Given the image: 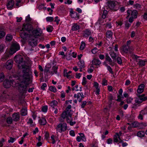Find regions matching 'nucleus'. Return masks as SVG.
I'll return each instance as SVG.
<instances>
[{"instance_id": "39", "label": "nucleus", "mask_w": 147, "mask_h": 147, "mask_svg": "<svg viewBox=\"0 0 147 147\" xmlns=\"http://www.w3.org/2000/svg\"><path fill=\"white\" fill-rule=\"evenodd\" d=\"M49 90L54 92H56V88L54 87H53L52 86H51L49 87Z\"/></svg>"}, {"instance_id": "35", "label": "nucleus", "mask_w": 147, "mask_h": 147, "mask_svg": "<svg viewBox=\"0 0 147 147\" xmlns=\"http://www.w3.org/2000/svg\"><path fill=\"white\" fill-rule=\"evenodd\" d=\"M13 119L11 117H8L6 119V122L8 124H11L12 123L13 121Z\"/></svg>"}, {"instance_id": "49", "label": "nucleus", "mask_w": 147, "mask_h": 147, "mask_svg": "<svg viewBox=\"0 0 147 147\" xmlns=\"http://www.w3.org/2000/svg\"><path fill=\"white\" fill-rule=\"evenodd\" d=\"M53 17H49L46 18L47 21L48 22H52L53 20Z\"/></svg>"}, {"instance_id": "9", "label": "nucleus", "mask_w": 147, "mask_h": 147, "mask_svg": "<svg viewBox=\"0 0 147 147\" xmlns=\"http://www.w3.org/2000/svg\"><path fill=\"white\" fill-rule=\"evenodd\" d=\"M33 29L32 26L30 24H28L25 25H23L22 28V30L24 31L25 30L30 31Z\"/></svg>"}, {"instance_id": "62", "label": "nucleus", "mask_w": 147, "mask_h": 147, "mask_svg": "<svg viewBox=\"0 0 147 147\" xmlns=\"http://www.w3.org/2000/svg\"><path fill=\"white\" fill-rule=\"evenodd\" d=\"M26 20L27 22H29L31 21V19L29 15H28L26 17Z\"/></svg>"}, {"instance_id": "23", "label": "nucleus", "mask_w": 147, "mask_h": 147, "mask_svg": "<svg viewBox=\"0 0 147 147\" xmlns=\"http://www.w3.org/2000/svg\"><path fill=\"white\" fill-rule=\"evenodd\" d=\"M110 55L111 58L114 61L116 57H117V54L114 52L113 51H111L110 53Z\"/></svg>"}, {"instance_id": "4", "label": "nucleus", "mask_w": 147, "mask_h": 147, "mask_svg": "<svg viewBox=\"0 0 147 147\" xmlns=\"http://www.w3.org/2000/svg\"><path fill=\"white\" fill-rule=\"evenodd\" d=\"M16 82L13 80H5L3 82V85L5 88H8L12 86L13 87L15 86Z\"/></svg>"}, {"instance_id": "43", "label": "nucleus", "mask_w": 147, "mask_h": 147, "mask_svg": "<svg viewBox=\"0 0 147 147\" xmlns=\"http://www.w3.org/2000/svg\"><path fill=\"white\" fill-rule=\"evenodd\" d=\"M66 115V116H65V118H63V117H62V118H63V119H65V118H66V121H67V123H69L70 121V120H71L70 118H71V117H70L69 116L67 117V116H68V115Z\"/></svg>"}, {"instance_id": "8", "label": "nucleus", "mask_w": 147, "mask_h": 147, "mask_svg": "<svg viewBox=\"0 0 147 147\" xmlns=\"http://www.w3.org/2000/svg\"><path fill=\"white\" fill-rule=\"evenodd\" d=\"M127 18L129 16L130 13H131V17H134L135 18H137L138 12L136 10H134L132 11L130 10H128L127 11Z\"/></svg>"}, {"instance_id": "42", "label": "nucleus", "mask_w": 147, "mask_h": 147, "mask_svg": "<svg viewBox=\"0 0 147 147\" xmlns=\"http://www.w3.org/2000/svg\"><path fill=\"white\" fill-rule=\"evenodd\" d=\"M63 75L64 76H66L67 78L70 76V75H69L68 73H67V70L66 69L64 70Z\"/></svg>"}, {"instance_id": "18", "label": "nucleus", "mask_w": 147, "mask_h": 147, "mask_svg": "<svg viewBox=\"0 0 147 147\" xmlns=\"http://www.w3.org/2000/svg\"><path fill=\"white\" fill-rule=\"evenodd\" d=\"M92 64L96 66L99 65L101 63L100 60L97 59H94L92 61Z\"/></svg>"}, {"instance_id": "58", "label": "nucleus", "mask_w": 147, "mask_h": 147, "mask_svg": "<svg viewBox=\"0 0 147 147\" xmlns=\"http://www.w3.org/2000/svg\"><path fill=\"white\" fill-rule=\"evenodd\" d=\"M113 141L114 142H117L118 141V140L116 135L114 136Z\"/></svg>"}, {"instance_id": "13", "label": "nucleus", "mask_w": 147, "mask_h": 147, "mask_svg": "<svg viewBox=\"0 0 147 147\" xmlns=\"http://www.w3.org/2000/svg\"><path fill=\"white\" fill-rule=\"evenodd\" d=\"M13 61L11 60H8L6 63L5 67L6 68L9 70L11 69L12 67Z\"/></svg>"}, {"instance_id": "57", "label": "nucleus", "mask_w": 147, "mask_h": 147, "mask_svg": "<svg viewBox=\"0 0 147 147\" xmlns=\"http://www.w3.org/2000/svg\"><path fill=\"white\" fill-rule=\"evenodd\" d=\"M133 99L132 98H127V102L128 103H129L131 102Z\"/></svg>"}, {"instance_id": "6", "label": "nucleus", "mask_w": 147, "mask_h": 147, "mask_svg": "<svg viewBox=\"0 0 147 147\" xmlns=\"http://www.w3.org/2000/svg\"><path fill=\"white\" fill-rule=\"evenodd\" d=\"M67 128V124L66 123H61L58 125L57 127V130L60 132L65 131Z\"/></svg>"}, {"instance_id": "3", "label": "nucleus", "mask_w": 147, "mask_h": 147, "mask_svg": "<svg viewBox=\"0 0 147 147\" xmlns=\"http://www.w3.org/2000/svg\"><path fill=\"white\" fill-rule=\"evenodd\" d=\"M107 5L111 10L114 11H117L119 8L118 2L114 0L108 1L107 3Z\"/></svg>"}, {"instance_id": "56", "label": "nucleus", "mask_w": 147, "mask_h": 147, "mask_svg": "<svg viewBox=\"0 0 147 147\" xmlns=\"http://www.w3.org/2000/svg\"><path fill=\"white\" fill-rule=\"evenodd\" d=\"M45 5V4L43 3V4H42L38 6V8L39 9H44V6Z\"/></svg>"}, {"instance_id": "52", "label": "nucleus", "mask_w": 147, "mask_h": 147, "mask_svg": "<svg viewBox=\"0 0 147 147\" xmlns=\"http://www.w3.org/2000/svg\"><path fill=\"white\" fill-rule=\"evenodd\" d=\"M117 63L119 64H121L122 63V60L120 57H118L117 58Z\"/></svg>"}, {"instance_id": "29", "label": "nucleus", "mask_w": 147, "mask_h": 147, "mask_svg": "<svg viewBox=\"0 0 147 147\" xmlns=\"http://www.w3.org/2000/svg\"><path fill=\"white\" fill-rule=\"evenodd\" d=\"M21 115L22 116H25L27 113V110L26 108L22 109L21 111Z\"/></svg>"}, {"instance_id": "36", "label": "nucleus", "mask_w": 147, "mask_h": 147, "mask_svg": "<svg viewBox=\"0 0 147 147\" xmlns=\"http://www.w3.org/2000/svg\"><path fill=\"white\" fill-rule=\"evenodd\" d=\"M12 38V36L10 35V34H8L7 35L6 37V40L7 41H11Z\"/></svg>"}, {"instance_id": "45", "label": "nucleus", "mask_w": 147, "mask_h": 147, "mask_svg": "<svg viewBox=\"0 0 147 147\" xmlns=\"http://www.w3.org/2000/svg\"><path fill=\"white\" fill-rule=\"evenodd\" d=\"M107 81L105 79H103L102 81V84L103 85L106 86L107 84Z\"/></svg>"}, {"instance_id": "44", "label": "nucleus", "mask_w": 147, "mask_h": 147, "mask_svg": "<svg viewBox=\"0 0 147 147\" xmlns=\"http://www.w3.org/2000/svg\"><path fill=\"white\" fill-rule=\"evenodd\" d=\"M17 3L16 4V5L18 7H19L22 5H21V0H19L16 1Z\"/></svg>"}, {"instance_id": "38", "label": "nucleus", "mask_w": 147, "mask_h": 147, "mask_svg": "<svg viewBox=\"0 0 147 147\" xmlns=\"http://www.w3.org/2000/svg\"><path fill=\"white\" fill-rule=\"evenodd\" d=\"M85 46V43L84 42L82 41L81 42V44L80 47V49L81 50H83L84 49Z\"/></svg>"}, {"instance_id": "53", "label": "nucleus", "mask_w": 147, "mask_h": 147, "mask_svg": "<svg viewBox=\"0 0 147 147\" xmlns=\"http://www.w3.org/2000/svg\"><path fill=\"white\" fill-rule=\"evenodd\" d=\"M94 86L95 87L96 89L99 88H98L99 84L98 83L96 82H95L94 83Z\"/></svg>"}, {"instance_id": "15", "label": "nucleus", "mask_w": 147, "mask_h": 147, "mask_svg": "<svg viewBox=\"0 0 147 147\" xmlns=\"http://www.w3.org/2000/svg\"><path fill=\"white\" fill-rule=\"evenodd\" d=\"M144 84H142L140 85L137 90V92L138 94L142 93L144 90Z\"/></svg>"}, {"instance_id": "2", "label": "nucleus", "mask_w": 147, "mask_h": 147, "mask_svg": "<svg viewBox=\"0 0 147 147\" xmlns=\"http://www.w3.org/2000/svg\"><path fill=\"white\" fill-rule=\"evenodd\" d=\"M14 60L17 63L19 68L22 67L24 74L26 73H30L29 65L26 62L24 61L23 56L21 55H16L14 57Z\"/></svg>"}, {"instance_id": "51", "label": "nucleus", "mask_w": 147, "mask_h": 147, "mask_svg": "<svg viewBox=\"0 0 147 147\" xmlns=\"http://www.w3.org/2000/svg\"><path fill=\"white\" fill-rule=\"evenodd\" d=\"M93 71V67L92 65H91L90 66V68L88 69V72L89 73H92Z\"/></svg>"}, {"instance_id": "64", "label": "nucleus", "mask_w": 147, "mask_h": 147, "mask_svg": "<svg viewBox=\"0 0 147 147\" xmlns=\"http://www.w3.org/2000/svg\"><path fill=\"white\" fill-rule=\"evenodd\" d=\"M87 103V102L86 101H83L82 102V104L81 105V107L82 108H84L85 106L86 105Z\"/></svg>"}, {"instance_id": "26", "label": "nucleus", "mask_w": 147, "mask_h": 147, "mask_svg": "<svg viewBox=\"0 0 147 147\" xmlns=\"http://www.w3.org/2000/svg\"><path fill=\"white\" fill-rule=\"evenodd\" d=\"M57 102L55 100H53L50 104V105L53 108H54V107L57 105Z\"/></svg>"}, {"instance_id": "12", "label": "nucleus", "mask_w": 147, "mask_h": 147, "mask_svg": "<svg viewBox=\"0 0 147 147\" xmlns=\"http://www.w3.org/2000/svg\"><path fill=\"white\" fill-rule=\"evenodd\" d=\"M41 35V32L40 30L38 29L34 30L32 32L31 36L34 37L36 38L37 37L40 36Z\"/></svg>"}, {"instance_id": "30", "label": "nucleus", "mask_w": 147, "mask_h": 147, "mask_svg": "<svg viewBox=\"0 0 147 147\" xmlns=\"http://www.w3.org/2000/svg\"><path fill=\"white\" fill-rule=\"evenodd\" d=\"M79 29V26L76 24H74L72 28L73 30H76Z\"/></svg>"}, {"instance_id": "54", "label": "nucleus", "mask_w": 147, "mask_h": 147, "mask_svg": "<svg viewBox=\"0 0 147 147\" xmlns=\"http://www.w3.org/2000/svg\"><path fill=\"white\" fill-rule=\"evenodd\" d=\"M15 139V138L11 137H10V139L8 140V142L9 143H13L14 142Z\"/></svg>"}, {"instance_id": "17", "label": "nucleus", "mask_w": 147, "mask_h": 147, "mask_svg": "<svg viewBox=\"0 0 147 147\" xmlns=\"http://www.w3.org/2000/svg\"><path fill=\"white\" fill-rule=\"evenodd\" d=\"M14 2L13 0H11L9 1L7 5V6L8 8L11 9L13 6Z\"/></svg>"}, {"instance_id": "7", "label": "nucleus", "mask_w": 147, "mask_h": 147, "mask_svg": "<svg viewBox=\"0 0 147 147\" xmlns=\"http://www.w3.org/2000/svg\"><path fill=\"white\" fill-rule=\"evenodd\" d=\"M19 49V45L17 43H13L11 47V51L12 52V54L15 53Z\"/></svg>"}, {"instance_id": "34", "label": "nucleus", "mask_w": 147, "mask_h": 147, "mask_svg": "<svg viewBox=\"0 0 147 147\" xmlns=\"http://www.w3.org/2000/svg\"><path fill=\"white\" fill-rule=\"evenodd\" d=\"M146 61L140 60L138 63V65L141 66H144L145 65Z\"/></svg>"}, {"instance_id": "24", "label": "nucleus", "mask_w": 147, "mask_h": 147, "mask_svg": "<svg viewBox=\"0 0 147 147\" xmlns=\"http://www.w3.org/2000/svg\"><path fill=\"white\" fill-rule=\"evenodd\" d=\"M106 36L108 38H112L113 33L111 31H108L106 32Z\"/></svg>"}, {"instance_id": "41", "label": "nucleus", "mask_w": 147, "mask_h": 147, "mask_svg": "<svg viewBox=\"0 0 147 147\" xmlns=\"http://www.w3.org/2000/svg\"><path fill=\"white\" fill-rule=\"evenodd\" d=\"M5 76L4 74L2 73L0 74V82L3 81L4 79Z\"/></svg>"}, {"instance_id": "25", "label": "nucleus", "mask_w": 147, "mask_h": 147, "mask_svg": "<svg viewBox=\"0 0 147 147\" xmlns=\"http://www.w3.org/2000/svg\"><path fill=\"white\" fill-rule=\"evenodd\" d=\"M80 68H84V63L83 61L80 60L78 64Z\"/></svg>"}, {"instance_id": "63", "label": "nucleus", "mask_w": 147, "mask_h": 147, "mask_svg": "<svg viewBox=\"0 0 147 147\" xmlns=\"http://www.w3.org/2000/svg\"><path fill=\"white\" fill-rule=\"evenodd\" d=\"M47 86V85L45 83H44L41 87L42 89L44 90L45 89V88Z\"/></svg>"}, {"instance_id": "60", "label": "nucleus", "mask_w": 147, "mask_h": 147, "mask_svg": "<svg viewBox=\"0 0 147 147\" xmlns=\"http://www.w3.org/2000/svg\"><path fill=\"white\" fill-rule=\"evenodd\" d=\"M97 52V49L96 48H94L92 50V53L95 54Z\"/></svg>"}, {"instance_id": "33", "label": "nucleus", "mask_w": 147, "mask_h": 147, "mask_svg": "<svg viewBox=\"0 0 147 147\" xmlns=\"http://www.w3.org/2000/svg\"><path fill=\"white\" fill-rule=\"evenodd\" d=\"M105 59L106 60L108 61L110 64H111L112 63V61L109 56L107 54L105 56Z\"/></svg>"}, {"instance_id": "20", "label": "nucleus", "mask_w": 147, "mask_h": 147, "mask_svg": "<svg viewBox=\"0 0 147 147\" xmlns=\"http://www.w3.org/2000/svg\"><path fill=\"white\" fill-rule=\"evenodd\" d=\"M139 96L142 102L147 100V96H145L144 94H142L141 95H140L139 94Z\"/></svg>"}, {"instance_id": "19", "label": "nucleus", "mask_w": 147, "mask_h": 147, "mask_svg": "<svg viewBox=\"0 0 147 147\" xmlns=\"http://www.w3.org/2000/svg\"><path fill=\"white\" fill-rule=\"evenodd\" d=\"M129 46L123 45L122 48L123 51L125 53H127L129 51Z\"/></svg>"}, {"instance_id": "21", "label": "nucleus", "mask_w": 147, "mask_h": 147, "mask_svg": "<svg viewBox=\"0 0 147 147\" xmlns=\"http://www.w3.org/2000/svg\"><path fill=\"white\" fill-rule=\"evenodd\" d=\"M28 34L26 33L23 32L20 33V36L24 39H26L28 36Z\"/></svg>"}, {"instance_id": "31", "label": "nucleus", "mask_w": 147, "mask_h": 147, "mask_svg": "<svg viewBox=\"0 0 147 147\" xmlns=\"http://www.w3.org/2000/svg\"><path fill=\"white\" fill-rule=\"evenodd\" d=\"M102 10L103 11V12L102 16V18L103 19H105L106 18V16L107 14V10H105L104 8L103 9H102Z\"/></svg>"}, {"instance_id": "61", "label": "nucleus", "mask_w": 147, "mask_h": 147, "mask_svg": "<svg viewBox=\"0 0 147 147\" xmlns=\"http://www.w3.org/2000/svg\"><path fill=\"white\" fill-rule=\"evenodd\" d=\"M5 45H0V51H2L5 47Z\"/></svg>"}, {"instance_id": "27", "label": "nucleus", "mask_w": 147, "mask_h": 147, "mask_svg": "<svg viewBox=\"0 0 147 147\" xmlns=\"http://www.w3.org/2000/svg\"><path fill=\"white\" fill-rule=\"evenodd\" d=\"M137 96H138L135 98V102L138 104H140L142 103V102L139 96V94H136Z\"/></svg>"}, {"instance_id": "48", "label": "nucleus", "mask_w": 147, "mask_h": 147, "mask_svg": "<svg viewBox=\"0 0 147 147\" xmlns=\"http://www.w3.org/2000/svg\"><path fill=\"white\" fill-rule=\"evenodd\" d=\"M86 80V79L85 77H83V81L82 83V85L85 86L86 84L87 83V81Z\"/></svg>"}, {"instance_id": "40", "label": "nucleus", "mask_w": 147, "mask_h": 147, "mask_svg": "<svg viewBox=\"0 0 147 147\" xmlns=\"http://www.w3.org/2000/svg\"><path fill=\"white\" fill-rule=\"evenodd\" d=\"M58 67L57 66H53L52 68V70L53 71V72L55 73V74H56L57 73V70L58 69Z\"/></svg>"}, {"instance_id": "55", "label": "nucleus", "mask_w": 147, "mask_h": 147, "mask_svg": "<svg viewBox=\"0 0 147 147\" xmlns=\"http://www.w3.org/2000/svg\"><path fill=\"white\" fill-rule=\"evenodd\" d=\"M47 106H44L42 108V111L45 112L47 111Z\"/></svg>"}, {"instance_id": "1", "label": "nucleus", "mask_w": 147, "mask_h": 147, "mask_svg": "<svg viewBox=\"0 0 147 147\" xmlns=\"http://www.w3.org/2000/svg\"><path fill=\"white\" fill-rule=\"evenodd\" d=\"M18 80L20 83L18 87L19 92L22 94L26 93L27 91V86L30 83V73H26L23 76H20Z\"/></svg>"}, {"instance_id": "22", "label": "nucleus", "mask_w": 147, "mask_h": 147, "mask_svg": "<svg viewBox=\"0 0 147 147\" xmlns=\"http://www.w3.org/2000/svg\"><path fill=\"white\" fill-rule=\"evenodd\" d=\"M40 124L42 125H45L47 123L46 119L44 118H42L39 121Z\"/></svg>"}, {"instance_id": "14", "label": "nucleus", "mask_w": 147, "mask_h": 147, "mask_svg": "<svg viewBox=\"0 0 147 147\" xmlns=\"http://www.w3.org/2000/svg\"><path fill=\"white\" fill-rule=\"evenodd\" d=\"M12 117L13 121H17L20 119V115L18 113H15L12 114Z\"/></svg>"}, {"instance_id": "28", "label": "nucleus", "mask_w": 147, "mask_h": 147, "mask_svg": "<svg viewBox=\"0 0 147 147\" xmlns=\"http://www.w3.org/2000/svg\"><path fill=\"white\" fill-rule=\"evenodd\" d=\"M145 134L144 131H140L137 133V136L139 137H142L144 136Z\"/></svg>"}, {"instance_id": "50", "label": "nucleus", "mask_w": 147, "mask_h": 147, "mask_svg": "<svg viewBox=\"0 0 147 147\" xmlns=\"http://www.w3.org/2000/svg\"><path fill=\"white\" fill-rule=\"evenodd\" d=\"M53 27L52 26H50L47 28V31L49 32H51L53 31Z\"/></svg>"}, {"instance_id": "10", "label": "nucleus", "mask_w": 147, "mask_h": 147, "mask_svg": "<svg viewBox=\"0 0 147 147\" xmlns=\"http://www.w3.org/2000/svg\"><path fill=\"white\" fill-rule=\"evenodd\" d=\"M29 45L32 47H35L37 45V40L36 39L30 38L28 41Z\"/></svg>"}, {"instance_id": "46", "label": "nucleus", "mask_w": 147, "mask_h": 147, "mask_svg": "<svg viewBox=\"0 0 147 147\" xmlns=\"http://www.w3.org/2000/svg\"><path fill=\"white\" fill-rule=\"evenodd\" d=\"M107 69L109 70V72L111 74H113V72L111 67L108 65H107Z\"/></svg>"}, {"instance_id": "11", "label": "nucleus", "mask_w": 147, "mask_h": 147, "mask_svg": "<svg viewBox=\"0 0 147 147\" xmlns=\"http://www.w3.org/2000/svg\"><path fill=\"white\" fill-rule=\"evenodd\" d=\"M74 97L77 98L79 102H81L82 99L84 98V95L82 93H78L77 94H74Z\"/></svg>"}, {"instance_id": "47", "label": "nucleus", "mask_w": 147, "mask_h": 147, "mask_svg": "<svg viewBox=\"0 0 147 147\" xmlns=\"http://www.w3.org/2000/svg\"><path fill=\"white\" fill-rule=\"evenodd\" d=\"M5 35V32L3 31H0V38L3 37Z\"/></svg>"}, {"instance_id": "16", "label": "nucleus", "mask_w": 147, "mask_h": 147, "mask_svg": "<svg viewBox=\"0 0 147 147\" xmlns=\"http://www.w3.org/2000/svg\"><path fill=\"white\" fill-rule=\"evenodd\" d=\"M83 32V36L84 37H88L90 35L91 33L90 31L87 29L85 30Z\"/></svg>"}, {"instance_id": "59", "label": "nucleus", "mask_w": 147, "mask_h": 147, "mask_svg": "<svg viewBox=\"0 0 147 147\" xmlns=\"http://www.w3.org/2000/svg\"><path fill=\"white\" fill-rule=\"evenodd\" d=\"M4 142V140L2 138L1 140L0 141V147H2L3 145V143Z\"/></svg>"}, {"instance_id": "5", "label": "nucleus", "mask_w": 147, "mask_h": 147, "mask_svg": "<svg viewBox=\"0 0 147 147\" xmlns=\"http://www.w3.org/2000/svg\"><path fill=\"white\" fill-rule=\"evenodd\" d=\"M71 106L70 105H68L66 107L65 111L63 112L62 113L61 117L65 118L67 115V116L71 117L72 114L71 112V111L69 110L71 109Z\"/></svg>"}, {"instance_id": "32", "label": "nucleus", "mask_w": 147, "mask_h": 147, "mask_svg": "<svg viewBox=\"0 0 147 147\" xmlns=\"http://www.w3.org/2000/svg\"><path fill=\"white\" fill-rule=\"evenodd\" d=\"M51 68V65L49 64H48L45 67L44 69V71L46 72H47L49 71V69Z\"/></svg>"}, {"instance_id": "37", "label": "nucleus", "mask_w": 147, "mask_h": 147, "mask_svg": "<svg viewBox=\"0 0 147 147\" xmlns=\"http://www.w3.org/2000/svg\"><path fill=\"white\" fill-rule=\"evenodd\" d=\"M78 134L80 136L82 140L85 142L86 140V138L84 134L82 133H79Z\"/></svg>"}]
</instances>
